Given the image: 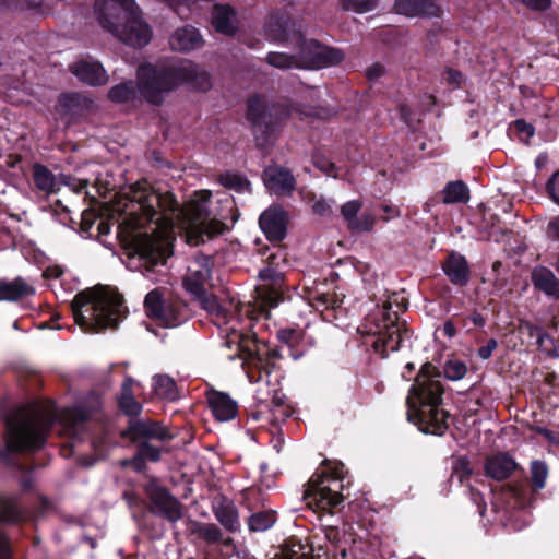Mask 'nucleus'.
<instances>
[{"label":"nucleus","mask_w":559,"mask_h":559,"mask_svg":"<svg viewBox=\"0 0 559 559\" xmlns=\"http://www.w3.org/2000/svg\"><path fill=\"white\" fill-rule=\"evenodd\" d=\"M211 195L207 190L197 191L177 211L178 203L173 193L160 194L147 181H140L115 195L108 205V215L134 247L133 259L138 258L143 272L151 277L148 273L163 266L173 253L176 230L191 246L225 230L227 215L224 210H231L233 201L226 198L222 209H214Z\"/></svg>","instance_id":"1"},{"label":"nucleus","mask_w":559,"mask_h":559,"mask_svg":"<svg viewBox=\"0 0 559 559\" xmlns=\"http://www.w3.org/2000/svg\"><path fill=\"white\" fill-rule=\"evenodd\" d=\"M267 40L283 45L285 50L272 51L266 61L278 69L305 68L321 69L335 66L343 60V53L333 48L305 40L295 24L283 17H271L265 25Z\"/></svg>","instance_id":"2"},{"label":"nucleus","mask_w":559,"mask_h":559,"mask_svg":"<svg viewBox=\"0 0 559 559\" xmlns=\"http://www.w3.org/2000/svg\"><path fill=\"white\" fill-rule=\"evenodd\" d=\"M442 393L440 372L425 364L407 397L408 419L423 432L442 436L448 429V415L439 407Z\"/></svg>","instance_id":"3"},{"label":"nucleus","mask_w":559,"mask_h":559,"mask_svg":"<svg viewBox=\"0 0 559 559\" xmlns=\"http://www.w3.org/2000/svg\"><path fill=\"white\" fill-rule=\"evenodd\" d=\"M140 94L152 104H159L163 95L181 83L206 91L211 87L210 75L191 61H183L173 69L143 64L138 70Z\"/></svg>","instance_id":"4"},{"label":"nucleus","mask_w":559,"mask_h":559,"mask_svg":"<svg viewBox=\"0 0 559 559\" xmlns=\"http://www.w3.org/2000/svg\"><path fill=\"white\" fill-rule=\"evenodd\" d=\"M73 317L81 328L96 331L116 326L123 316L121 296L110 287L79 293L72 301Z\"/></svg>","instance_id":"5"},{"label":"nucleus","mask_w":559,"mask_h":559,"mask_svg":"<svg viewBox=\"0 0 559 559\" xmlns=\"http://www.w3.org/2000/svg\"><path fill=\"white\" fill-rule=\"evenodd\" d=\"M55 418L51 406L38 404L20 408L7 421V445L12 451L36 450L43 447Z\"/></svg>","instance_id":"6"},{"label":"nucleus","mask_w":559,"mask_h":559,"mask_svg":"<svg viewBox=\"0 0 559 559\" xmlns=\"http://www.w3.org/2000/svg\"><path fill=\"white\" fill-rule=\"evenodd\" d=\"M362 332L377 336L372 347L381 357H386L391 352L397 350L407 338V332L403 331L396 312L390 311L386 306L378 308L367 318Z\"/></svg>","instance_id":"7"},{"label":"nucleus","mask_w":559,"mask_h":559,"mask_svg":"<svg viewBox=\"0 0 559 559\" xmlns=\"http://www.w3.org/2000/svg\"><path fill=\"white\" fill-rule=\"evenodd\" d=\"M342 467V465L336 464L330 468L331 473L323 471L321 474L311 477L305 491V500L309 508L326 511L343 501L341 495L343 488L341 483Z\"/></svg>","instance_id":"8"},{"label":"nucleus","mask_w":559,"mask_h":559,"mask_svg":"<svg viewBox=\"0 0 559 559\" xmlns=\"http://www.w3.org/2000/svg\"><path fill=\"white\" fill-rule=\"evenodd\" d=\"M138 7L135 0H96L94 15L99 26L110 34Z\"/></svg>","instance_id":"9"},{"label":"nucleus","mask_w":559,"mask_h":559,"mask_svg":"<svg viewBox=\"0 0 559 559\" xmlns=\"http://www.w3.org/2000/svg\"><path fill=\"white\" fill-rule=\"evenodd\" d=\"M110 34L129 46L144 47L151 41L153 32L138 7Z\"/></svg>","instance_id":"10"},{"label":"nucleus","mask_w":559,"mask_h":559,"mask_svg":"<svg viewBox=\"0 0 559 559\" xmlns=\"http://www.w3.org/2000/svg\"><path fill=\"white\" fill-rule=\"evenodd\" d=\"M144 307L150 318L166 328L177 326L185 320V316L181 311L171 304L166 302L160 292L157 289L146 295Z\"/></svg>","instance_id":"11"},{"label":"nucleus","mask_w":559,"mask_h":559,"mask_svg":"<svg viewBox=\"0 0 559 559\" xmlns=\"http://www.w3.org/2000/svg\"><path fill=\"white\" fill-rule=\"evenodd\" d=\"M211 274L210 259L205 255H197L187 267L183 285L192 295H199L204 289Z\"/></svg>","instance_id":"12"},{"label":"nucleus","mask_w":559,"mask_h":559,"mask_svg":"<svg viewBox=\"0 0 559 559\" xmlns=\"http://www.w3.org/2000/svg\"><path fill=\"white\" fill-rule=\"evenodd\" d=\"M286 213L278 206H271L265 210L259 218L262 231L270 240H281L286 233Z\"/></svg>","instance_id":"13"},{"label":"nucleus","mask_w":559,"mask_h":559,"mask_svg":"<svg viewBox=\"0 0 559 559\" xmlns=\"http://www.w3.org/2000/svg\"><path fill=\"white\" fill-rule=\"evenodd\" d=\"M71 71L79 80L90 85H102L107 82L104 68L94 60H79L71 66Z\"/></svg>","instance_id":"14"},{"label":"nucleus","mask_w":559,"mask_h":559,"mask_svg":"<svg viewBox=\"0 0 559 559\" xmlns=\"http://www.w3.org/2000/svg\"><path fill=\"white\" fill-rule=\"evenodd\" d=\"M264 183L275 194H287L295 188L293 175L280 167H269L264 171Z\"/></svg>","instance_id":"15"},{"label":"nucleus","mask_w":559,"mask_h":559,"mask_svg":"<svg viewBox=\"0 0 559 559\" xmlns=\"http://www.w3.org/2000/svg\"><path fill=\"white\" fill-rule=\"evenodd\" d=\"M150 495L155 510L164 514L168 520L176 522L182 516L179 502L164 488H154Z\"/></svg>","instance_id":"16"},{"label":"nucleus","mask_w":559,"mask_h":559,"mask_svg":"<svg viewBox=\"0 0 559 559\" xmlns=\"http://www.w3.org/2000/svg\"><path fill=\"white\" fill-rule=\"evenodd\" d=\"M394 9L396 13L407 16H437L440 14V8L429 0H395Z\"/></svg>","instance_id":"17"},{"label":"nucleus","mask_w":559,"mask_h":559,"mask_svg":"<svg viewBox=\"0 0 559 559\" xmlns=\"http://www.w3.org/2000/svg\"><path fill=\"white\" fill-rule=\"evenodd\" d=\"M211 23L217 33L227 36L234 35L237 31L236 13L225 4L214 5Z\"/></svg>","instance_id":"18"},{"label":"nucleus","mask_w":559,"mask_h":559,"mask_svg":"<svg viewBox=\"0 0 559 559\" xmlns=\"http://www.w3.org/2000/svg\"><path fill=\"white\" fill-rule=\"evenodd\" d=\"M201 36L194 27L177 28L169 38V45L176 51H189L201 46Z\"/></svg>","instance_id":"19"},{"label":"nucleus","mask_w":559,"mask_h":559,"mask_svg":"<svg viewBox=\"0 0 559 559\" xmlns=\"http://www.w3.org/2000/svg\"><path fill=\"white\" fill-rule=\"evenodd\" d=\"M485 468L488 476L502 480L512 474L516 468V463L508 454L499 453L487 459Z\"/></svg>","instance_id":"20"},{"label":"nucleus","mask_w":559,"mask_h":559,"mask_svg":"<svg viewBox=\"0 0 559 559\" xmlns=\"http://www.w3.org/2000/svg\"><path fill=\"white\" fill-rule=\"evenodd\" d=\"M324 535L331 545V548L326 550V554L332 552L335 557L338 555L341 559H348L347 545L352 542V538L347 536L345 526L342 528L337 526H329L324 530Z\"/></svg>","instance_id":"21"},{"label":"nucleus","mask_w":559,"mask_h":559,"mask_svg":"<svg viewBox=\"0 0 559 559\" xmlns=\"http://www.w3.org/2000/svg\"><path fill=\"white\" fill-rule=\"evenodd\" d=\"M209 403L213 415L221 421H227L235 418L237 414V404L228 395L219 392L211 394Z\"/></svg>","instance_id":"22"},{"label":"nucleus","mask_w":559,"mask_h":559,"mask_svg":"<svg viewBox=\"0 0 559 559\" xmlns=\"http://www.w3.org/2000/svg\"><path fill=\"white\" fill-rule=\"evenodd\" d=\"M304 298L307 302L318 311L329 308H336L342 304V299L337 296L330 295L328 292L320 289L318 286L305 287Z\"/></svg>","instance_id":"23"},{"label":"nucleus","mask_w":559,"mask_h":559,"mask_svg":"<svg viewBox=\"0 0 559 559\" xmlns=\"http://www.w3.org/2000/svg\"><path fill=\"white\" fill-rule=\"evenodd\" d=\"M443 270L450 281L455 285H465L468 281L467 262L461 254H450L443 264Z\"/></svg>","instance_id":"24"},{"label":"nucleus","mask_w":559,"mask_h":559,"mask_svg":"<svg viewBox=\"0 0 559 559\" xmlns=\"http://www.w3.org/2000/svg\"><path fill=\"white\" fill-rule=\"evenodd\" d=\"M33 287L17 278L12 282L0 283V301H13L21 297L33 294Z\"/></svg>","instance_id":"25"},{"label":"nucleus","mask_w":559,"mask_h":559,"mask_svg":"<svg viewBox=\"0 0 559 559\" xmlns=\"http://www.w3.org/2000/svg\"><path fill=\"white\" fill-rule=\"evenodd\" d=\"M194 296L199 300L201 307L216 318L217 324L228 323L229 312L218 302L214 295L207 294L203 289L199 295Z\"/></svg>","instance_id":"26"},{"label":"nucleus","mask_w":559,"mask_h":559,"mask_svg":"<svg viewBox=\"0 0 559 559\" xmlns=\"http://www.w3.org/2000/svg\"><path fill=\"white\" fill-rule=\"evenodd\" d=\"M468 199V188L462 181L449 182L442 190V201L445 204L465 203Z\"/></svg>","instance_id":"27"},{"label":"nucleus","mask_w":559,"mask_h":559,"mask_svg":"<svg viewBox=\"0 0 559 559\" xmlns=\"http://www.w3.org/2000/svg\"><path fill=\"white\" fill-rule=\"evenodd\" d=\"M258 295L262 301L261 307H275L282 299V286L278 281L272 284H262L258 287ZM262 311H265L262 309Z\"/></svg>","instance_id":"28"},{"label":"nucleus","mask_w":559,"mask_h":559,"mask_svg":"<svg viewBox=\"0 0 559 559\" xmlns=\"http://www.w3.org/2000/svg\"><path fill=\"white\" fill-rule=\"evenodd\" d=\"M534 285L544 290L548 295H556L559 293V283L551 272L545 269H537L533 272Z\"/></svg>","instance_id":"29"},{"label":"nucleus","mask_w":559,"mask_h":559,"mask_svg":"<svg viewBox=\"0 0 559 559\" xmlns=\"http://www.w3.org/2000/svg\"><path fill=\"white\" fill-rule=\"evenodd\" d=\"M134 381L131 378H127L122 384V392L120 397V407L128 415H138L142 411V405L138 403L132 394Z\"/></svg>","instance_id":"30"},{"label":"nucleus","mask_w":559,"mask_h":559,"mask_svg":"<svg viewBox=\"0 0 559 559\" xmlns=\"http://www.w3.org/2000/svg\"><path fill=\"white\" fill-rule=\"evenodd\" d=\"M154 393L164 400L174 401L178 397V392L174 380L167 376H155L153 378Z\"/></svg>","instance_id":"31"},{"label":"nucleus","mask_w":559,"mask_h":559,"mask_svg":"<svg viewBox=\"0 0 559 559\" xmlns=\"http://www.w3.org/2000/svg\"><path fill=\"white\" fill-rule=\"evenodd\" d=\"M132 429L136 436L155 439H166L170 437L165 427L154 421H136L132 426Z\"/></svg>","instance_id":"32"},{"label":"nucleus","mask_w":559,"mask_h":559,"mask_svg":"<svg viewBox=\"0 0 559 559\" xmlns=\"http://www.w3.org/2000/svg\"><path fill=\"white\" fill-rule=\"evenodd\" d=\"M216 519L226 528L234 531L238 526V515L236 509L230 503H222L215 508Z\"/></svg>","instance_id":"33"},{"label":"nucleus","mask_w":559,"mask_h":559,"mask_svg":"<svg viewBox=\"0 0 559 559\" xmlns=\"http://www.w3.org/2000/svg\"><path fill=\"white\" fill-rule=\"evenodd\" d=\"M34 180L36 186L46 192H52L56 187L53 175L46 167L40 165L34 167Z\"/></svg>","instance_id":"34"},{"label":"nucleus","mask_w":559,"mask_h":559,"mask_svg":"<svg viewBox=\"0 0 559 559\" xmlns=\"http://www.w3.org/2000/svg\"><path fill=\"white\" fill-rule=\"evenodd\" d=\"M467 373V366L465 362L451 358L443 365V374L450 381L462 380Z\"/></svg>","instance_id":"35"},{"label":"nucleus","mask_w":559,"mask_h":559,"mask_svg":"<svg viewBox=\"0 0 559 559\" xmlns=\"http://www.w3.org/2000/svg\"><path fill=\"white\" fill-rule=\"evenodd\" d=\"M219 182L224 187L236 190L237 192H245L250 190V182L238 174L225 173L221 175Z\"/></svg>","instance_id":"36"},{"label":"nucleus","mask_w":559,"mask_h":559,"mask_svg":"<svg viewBox=\"0 0 559 559\" xmlns=\"http://www.w3.org/2000/svg\"><path fill=\"white\" fill-rule=\"evenodd\" d=\"M266 111L269 112L270 116H277L278 108H269L259 97H253L249 100L248 115L252 120L257 121L261 118H264Z\"/></svg>","instance_id":"37"},{"label":"nucleus","mask_w":559,"mask_h":559,"mask_svg":"<svg viewBox=\"0 0 559 559\" xmlns=\"http://www.w3.org/2000/svg\"><path fill=\"white\" fill-rule=\"evenodd\" d=\"M86 415L84 412L78 408H64L58 415V420L60 424L67 428L71 429L79 425L81 421L85 419Z\"/></svg>","instance_id":"38"},{"label":"nucleus","mask_w":559,"mask_h":559,"mask_svg":"<svg viewBox=\"0 0 559 559\" xmlns=\"http://www.w3.org/2000/svg\"><path fill=\"white\" fill-rule=\"evenodd\" d=\"M275 522V516L271 513H257L250 516L249 527L253 532H261L270 528Z\"/></svg>","instance_id":"39"},{"label":"nucleus","mask_w":559,"mask_h":559,"mask_svg":"<svg viewBox=\"0 0 559 559\" xmlns=\"http://www.w3.org/2000/svg\"><path fill=\"white\" fill-rule=\"evenodd\" d=\"M532 483L536 489L544 488L548 476V469L545 463L534 461L531 465Z\"/></svg>","instance_id":"40"},{"label":"nucleus","mask_w":559,"mask_h":559,"mask_svg":"<svg viewBox=\"0 0 559 559\" xmlns=\"http://www.w3.org/2000/svg\"><path fill=\"white\" fill-rule=\"evenodd\" d=\"M135 94L134 88L130 83H122L116 85L109 91V98L115 102H126L130 99Z\"/></svg>","instance_id":"41"},{"label":"nucleus","mask_w":559,"mask_h":559,"mask_svg":"<svg viewBox=\"0 0 559 559\" xmlns=\"http://www.w3.org/2000/svg\"><path fill=\"white\" fill-rule=\"evenodd\" d=\"M360 209L361 203L357 200L348 201L342 206L341 212L343 217L347 222V226L349 229L353 226V223L358 219L357 214L359 213Z\"/></svg>","instance_id":"42"},{"label":"nucleus","mask_w":559,"mask_h":559,"mask_svg":"<svg viewBox=\"0 0 559 559\" xmlns=\"http://www.w3.org/2000/svg\"><path fill=\"white\" fill-rule=\"evenodd\" d=\"M537 344L540 350L545 352L551 357H559V352L554 345L552 340L545 334L542 330H536Z\"/></svg>","instance_id":"43"},{"label":"nucleus","mask_w":559,"mask_h":559,"mask_svg":"<svg viewBox=\"0 0 559 559\" xmlns=\"http://www.w3.org/2000/svg\"><path fill=\"white\" fill-rule=\"evenodd\" d=\"M374 223L376 218L372 214L364 213L353 223L350 229L355 231H369L372 229Z\"/></svg>","instance_id":"44"},{"label":"nucleus","mask_w":559,"mask_h":559,"mask_svg":"<svg viewBox=\"0 0 559 559\" xmlns=\"http://www.w3.org/2000/svg\"><path fill=\"white\" fill-rule=\"evenodd\" d=\"M199 533L202 537L211 542H216L222 536L219 528L214 524H204L200 526Z\"/></svg>","instance_id":"45"},{"label":"nucleus","mask_w":559,"mask_h":559,"mask_svg":"<svg viewBox=\"0 0 559 559\" xmlns=\"http://www.w3.org/2000/svg\"><path fill=\"white\" fill-rule=\"evenodd\" d=\"M548 188L554 201L559 204V171L551 177L548 182Z\"/></svg>","instance_id":"46"},{"label":"nucleus","mask_w":559,"mask_h":559,"mask_svg":"<svg viewBox=\"0 0 559 559\" xmlns=\"http://www.w3.org/2000/svg\"><path fill=\"white\" fill-rule=\"evenodd\" d=\"M312 210L318 215H326L331 212V205L330 203L324 199H319L314 201L312 205Z\"/></svg>","instance_id":"47"},{"label":"nucleus","mask_w":559,"mask_h":559,"mask_svg":"<svg viewBox=\"0 0 559 559\" xmlns=\"http://www.w3.org/2000/svg\"><path fill=\"white\" fill-rule=\"evenodd\" d=\"M515 129L527 139L534 135V128L532 124L526 123L523 120H516L514 123Z\"/></svg>","instance_id":"48"},{"label":"nucleus","mask_w":559,"mask_h":559,"mask_svg":"<svg viewBox=\"0 0 559 559\" xmlns=\"http://www.w3.org/2000/svg\"><path fill=\"white\" fill-rule=\"evenodd\" d=\"M497 348V342L495 340L488 341V343L478 349V356L481 359H488L492 352Z\"/></svg>","instance_id":"49"},{"label":"nucleus","mask_w":559,"mask_h":559,"mask_svg":"<svg viewBox=\"0 0 559 559\" xmlns=\"http://www.w3.org/2000/svg\"><path fill=\"white\" fill-rule=\"evenodd\" d=\"M377 8L376 0H361L356 3V10L360 13L372 11Z\"/></svg>","instance_id":"50"},{"label":"nucleus","mask_w":559,"mask_h":559,"mask_svg":"<svg viewBox=\"0 0 559 559\" xmlns=\"http://www.w3.org/2000/svg\"><path fill=\"white\" fill-rule=\"evenodd\" d=\"M142 456L145 459L157 461L159 459V451L155 448H152L150 445H144L141 451Z\"/></svg>","instance_id":"51"},{"label":"nucleus","mask_w":559,"mask_h":559,"mask_svg":"<svg viewBox=\"0 0 559 559\" xmlns=\"http://www.w3.org/2000/svg\"><path fill=\"white\" fill-rule=\"evenodd\" d=\"M302 547L299 546V550L292 549L284 555V559H311L307 552L301 551Z\"/></svg>","instance_id":"52"},{"label":"nucleus","mask_w":559,"mask_h":559,"mask_svg":"<svg viewBox=\"0 0 559 559\" xmlns=\"http://www.w3.org/2000/svg\"><path fill=\"white\" fill-rule=\"evenodd\" d=\"M3 521L13 522L17 519V511L15 506L10 504L7 507L4 513L1 515Z\"/></svg>","instance_id":"53"},{"label":"nucleus","mask_w":559,"mask_h":559,"mask_svg":"<svg viewBox=\"0 0 559 559\" xmlns=\"http://www.w3.org/2000/svg\"><path fill=\"white\" fill-rule=\"evenodd\" d=\"M523 3H525L527 7L536 9V10H544L548 7L549 0H521Z\"/></svg>","instance_id":"54"},{"label":"nucleus","mask_w":559,"mask_h":559,"mask_svg":"<svg viewBox=\"0 0 559 559\" xmlns=\"http://www.w3.org/2000/svg\"><path fill=\"white\" fill-rule=\"evenodd\" d=\"M384 68L381 64H373L367 70V76L369 79H376L383 74Z\"/></svg>","instance_id":"55"},{"label":"nucleus","mask_w":559,"mask_h":559,"mask_svg":"<svg viewBox=\"0 0 559 559\" xmlns=\"http://www.w3.org/2000/svg\"><path fill=\"white\" fill-rule=\"evenodd\" d=\"M548 234L550 237L559 239V216L554 218L548 225Z\"/></svg>","instance_id":"56"},{"label":"nucleus","mask_w":559,"mask_h":559,"mask_svg":"<svg viewBox=\"0 0 559 559\" xmlns=\"http://www.w3.org/2000/svg\"><path fill=\"white\" fill-rule=\"evenodd\" d=\"M382 210L383 212L386 214L383 218L384 219H391V218H394L396 216H399L400 212H399V209L395 207V206H391V205H383L382 206Z\"/></svg>","instance_id":"57"},{"label":"nucleus","mask_w":559,"mask_h":559,"mask_svg":"<svg viewBox=\"0 0 559 559\" xmlns=\"http://www.w3.org/2000/svg\"><path fill=\"white\" fill-rule=\"evenodd\" d=\"M318 167L332 177H338V174L334 171V165L326 160L323 162L322 164H318Z\"/></svg>","instance_id":"58"},{"label":"nucleus","mask_w":559,"mask_h":559,"mask_svg":"<svg viewBox=\"0 0 559 559\" xmlns=\"http://www.w3.org/2000/svg\"><path fill=\"white\" fill-rule=\"evenodd\" d=\"M8 547L4 536L0 533V559H8Z\"/></svg>","instance_id":"59"},{"label":"nucleus","mask_w":559,"mask_h":559,"mask_svg":"<svg viewBox=\"0 0 559 559\" xmlns=\"http://www.w3.org/2000/svg\"><path fill=\"white\" fill-rule=\"evenodd\" d=\"M443 333L448 337H453L456 334V330L454 328V324L451 321H448L443 325Z\"/></svg>","instance_id":"60"},{"label":"nucleus","mask_w":559,"mask_h":559,"mask_svg":"<svg viewBox=\"0 0 559 559\" xmlns=\"http://www.w3.org/2000/svg\"><path fill=\"white\" fill-rule=\"evenodd\" d=\"M88 185V180L87 179H79V180H75L74 183L72 185V188L79 192L81 190H83L84 188H86V186Z\"/></svg>","instance_id":"61"},{"label":"nucleus","mask_w":559,"mask_h":559,"mask_svg":"<svg viewBox=\"0 0 559 559\" xmlns=\"http://www.w3.org/2000/svg\"><path fill=\"white\" fill-rule=\"evenodd\" d=\"M448 80L452 82L453 84H460L461 82V74L455 71H449L448 72Z\"/></svg>","instance_id":"62"},{"label":"nucleus","mask_w":559,"mask_h":559,"mask_svg":"<svg viewBox=\"0 0 559 559\" xmlns=\"http://www.w3.org/2000/svg\"><path fill=\"white\" fill-rule=\"evenodd\" d=\"M45 274L47 276L59 277L62 274V271L59 267H55L53 270H47Z\"/></svg>","instance_id":"63"},{"label":"nucleus","mask_w":559,"mask_h":559,"mask_svg":"<svg viewBox=\"0 0 559 559\" xmlns=\"http://www.w3.org/2000/svg\"><path fill=\"white\" fill-rule=\"evenodd\" d=\"M472 321L476 325H483L485 323L484 318L479 313H474L472 316Z\"/></svg>","instance_id":"64"}]
</instances>
